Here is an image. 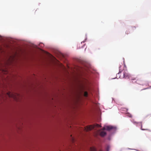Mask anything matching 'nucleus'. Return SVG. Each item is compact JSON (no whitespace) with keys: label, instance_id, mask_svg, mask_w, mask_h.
I'll return each instance as SVG.
<instances>
[{"label":"nucleus","instance_id":"1","mask_svg":"<svg viewBox=\"0 0 151 151\" xmlns=\"http://www.w3.org/2000/svg\"><path fill=\"white\" fill-rule=\"evenodd\" d=\"M100 126V125L98 124H96V125L95 126H88L86 127H85V130L86 131H88L89 130H91L92 129H93L95 127H99Z\"/></svg>","mask_w":151,"mask_h":151},{"label":"nucleus","instance_id":"2","mask_svg":"<svg viewBox=\"0 0 151 151\" xmlns=\"http://www.w3.org/2000/svg\"><path fill=\"white\" fill-rule=\"evenodd\" d=\"M115 129V127L111 126H107L104 127L103 128V130H106L108 131H110L111 129Z\"/></svg>","mask_w":151,"mask_h":151},{"label":"nucleus","instance_id":"3","mask_svg":"<svg viewBox=\"0 0 151 151\" xmlns=\"http://www.w3.org/2000/svg\"><path fill=\"white\" fill-rule=\"evenodd\" d=\"M123 78H130V75L127 72L124 71L123 72Z\"/></svg>","mask_w":151,"mask_h":151},{"label":"nucleus","instance_id":"4","mask_svg":"<svg viewBox=\"0 0 151 151\" xmlns=\"http://www.w3.org/2000/svg\"><path fill=\"white\" fill-rule=\"evenodd\" d=\"M106 134V133L104 131H101L100 133V135L102 137L105 136Z\"/></svg>","mask_w":151,"mask_h":151},{"label":"nucleus","instance_id":"5","mask_svg":"<svg viewBox=\"0 0 151 151\" xmlns=\"http://www.w3.org/2000/svg\"><path fill=\"white\" fill-rule=\"evenodd\" d=\"M141 124V129L142 130H149L148 129H143L142 128V122L140 123Z\"/></svg>","mask_w":151,"mask_h":151},{"label":"nucleus","instance_id":"6","mask_svg":"<svg viewBox=\"0 0 151 151\" xmlns=\"http://www.w3.org/2000/svg\"><path fill=\"white\" fill-rule=\"evenodd\" d=\"M90 151H96V149L94 147H91L90 148Z\"/></svg>","mask_w":151,"mask_h":151},{"label":"nucleus","instance_id":"7","mask_svg":"<svg viewBox=\"0 0 151 151\" xmlns=\"http://www.w3.org/2000/svg\"><path fill=\"white\" fill-rule=\"evenodd\" d=\"M88 95V93L86 91L84 92V96L85 97H87Z\"/></svg>","mask_w":151,"mask_h":151},{"label":"nucleus","instance_id":"8","mask_svg":"<svg viewBox=\"0 0 151 151\" xmlns=\"http://www.w3.org/2000/svg\"><path fill=\"white\" fill-rule=\"evenodd\" d=\"M8 95L9 97H13L14 96L13 94L11 95L10 93H8Z\"/></svg>","mask_w":151,"mask_h":151},{"label":"nucleus","instance_id":"9","mask_svg":"<svg viewBox=\"0 0 151 151\" xmlns=\"http://www.w3.org/2000/svg\"><path fill=\"white\" fill-rule=\"evenodd\" d=\"M135 80H136L135 78H132V79H131V82H132V83H133V81Z\"/></svg>","mask_w":151,"mask_h":151},{"label":"nucleus","instance_id":"10","mask_svg":"<svg viewBox=\"0 0 151 151\" xmlns=\"http://www.w3.org/2000/svg\"><path fill=\"white\" fill-rule=\"evenodd\" d=\"M128 116L130 117H132V116L131 114H129L128 115Z\"/></svg>","mask_w":151,"mask_h":151},{"label":"nucleus","instance_id":"11","mask_svg":"<svg viewBox=\"0 0 151 151\" xmlns=\"http://www.w3.org/2000/svg\"><path fill=\"white\" fill-rule=\"evenodd\" d=\"M121 73V72L120 71V70H119V72L117 74V75H119Z\"/></svg>","mask_w":151,"mask_h":151},{"label":"nucleus","instance_id":"12","mask_svg":"<svg viewBox=\"0 0 151 151\" xmlns=\"http://www.w3.org/2000/svg\"><path fill=\"white\" fill-rule=\"evenodd\" d=\"M129 31H126V33L127 34H128L129 33Z\"/></svg>","mask_w":151,"mask_h":151},{"label":"nucleus","instance_id":"13","mask_svg":"<svg viewBox=\"0 0 151 151\" xmlns=\"http://www.w3.org/2000/svg\"><path fill=\"white\" fill-rule=\"evenodd\" d=\"M133 123H134V124H136V123H137L136 122H133Z\"/></svg>","mask_w":151,"mask_h":151},{"label":"nucleus","instance_id":"14","mask_svg":"<svg viewBox=\"0 0 151 151\" xmlns=\"http://www.w3.org/2000/svg\"><path fill=\"white\" fill-rule=\"evenodd\" d=\"M137 81H136L135 82H136Z\"/></svg>","mask_w":151,"mask_h":151},{"label":"nucleus","instance_id":"15","mask_svg":"<svg viewBox=\"0 0 151 151\" xmlns=\"http://www.w3.org/2000/svg\"><path fill=\"white\" fill-rule=\"evenodd\" d=\"M133 28H136V27H134Z\"/></svg>","mask_w":151,"mask_h":151},{"label":"nucleus","instance_id":"16","mask_svg":"<svg viewBox=\"0 0 151 151\" xmlns=\"http://www.w3.org/2000/svg\"><path fill=\"white\" fill-rule=\"evenodd\" d=\"M100 151H102V150H100Z\"/></svg>","mask_w":151,"mask_h":151}]
</instances>
